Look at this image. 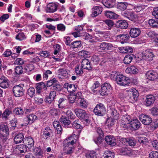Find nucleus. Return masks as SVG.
Returning <instances> with one entry per match:
<instances>
[{"label":"nucleus","instance_id":"obj_1","mask_svg":"<svg viewBox=\"0 0 158 158\" xmlns=\"http://www.w3.org/2000/svg\"><path fill=\"white\" fill-rule=\"evenodd\" d=\"M125 97H128L131 103L135 102L138 100L139 94L138 91L134 88L126 89L124 91Z\"/></svg>","mask_w":158,"mask_h":158},{"label":"nucleus","instance_id":"obj_2","mask_svg":"<svg viewBox=\"0 0 158 158\" xmlns=\"http://www.w3.org/2000/svg\"><path fill=\"white\" fill-rule=\"evenodd\" d=\"M9 130L8 126L4 123L0 124V138L3 143H7L9 135Z\"/></svg>","mask_w":158,"mask_h":158},{"label":"nucleus","instance_id":"obj_3","mask_svg":"<svg viewBox=\"0 0 158 158\" xmlns=\"http://www.w3.org/2000/svg\"><path fill=\"white\" fill-rule=\"evenodd\" d=\"M117 83L121 86H128L131 83L130 78L123 75H119L117 76L116 78Z\"/></svg>","mask_w":158,"mask_h":158},{"label":"nucleus","instance_id":"obj_4","mask_svg":"<svg viewBox=\"0 0 158 158\" xmlns=\"http://www.w3.org/2000/svg\"><path fill=\"white\" fill-rule=\"evenodd\" d=\"M121 14L124 18L134 22L139 20L138 15L132 11L126 10L122 12Z\"/></svg>","mask_w":158,"mask_h":158},{"label":"nucleus","instance_id":"obj_5","mask_svg":"<svg viewBox=\"0 0 158 158\" xmlns=\"http://www.w3.org/2000/svg\"><path fill=\"white\" fill-rule=\"evenodd\" d=\"M106 111L105 106L102 103L97 104L94 110V112L95 115L100 116H103Z\"/></svg>","mask_w":158,"mask_h":158},{"label":"nucleus","instance_id":"obj_6","mask_svg":"<svg viewBox=\"0 0 158 158\" xmlns=\"http://www.w3.org/2000/svg\"><path fill=\"white\" fill-rule=\"evenodd\" d=\"M111 89V85L109 83H105L102 85L99 92L101 95L104 96L108 94Z\"/></svg>","mask_w":158,"mask_h":158},{"label":"nucleus","instance_id":"obj_7","mask_svg":"<svg viewBox=\"0 0 158 158\" xmlns=\"http://www.w3.org/2000/svg\"><path fill=\"white\" fill-rule=\"evenodd\" d=\"M142 56L143 60L150 61L153 60V58L155 57V56L151 50L148 49L142 52Z\"/></svg>","mask_w":158,"mask_h":158},{"label":"nucleus","instance_id":"obj_8","mask_svg":"<svg viewBox=\"0 0 158 158\" xmlns=\"http://www.w3.org/2000/svg\"><path fill=\"white\" fill-rule=\"evenodd\" d=\"M81 92H78L77 94L76 100L80 107L85 108L87 107L88 102L85 99L81 97Z\"/></svg>","mask_w":158,"mask_h":158},{"label":"nucleus","instance_id":"obj_9","mask_svg":"<svg viewBox=\"0 0 158 158\" xmlns=\"http://www.w3.org/2000/svg\"><path fill=\"white\" fill-rule=\"evenodd\" d=\"M72 137H70L67 138L66 140H64L63 143L64 149L63 151L64 152L67 154H69L72 153L73 152V148L72 147H69L70 142L68 141Z\"/></svg>","mask_w":158,"mask_h":158},{"label":"nucleus","instance_id":"obj_10","mask_svg":"<svg viewBox=\"0 0 158 158\" xmlns=\"http://www.w3.org/2000/svg\"><path fill=\"white\" fill-rule=\"evenodd\" d=\"M13 91L15 96L17 97H21L24 95L23 88L19 85L14 86L13 89Z\"/></svg>","mask_w":158,"mask_h":158},{"label":"nucleus","instance_id":"obj_11","mask_svg":"<svg viewBox=\"0 0 158 158\" xmlns=\"http://www.w3.org/2000/svg\"><path fill=\"white\" fill-rule=\"evenodd\" d=\"M97 47L98 49L100 50L107 51L112 49L113 48V46L110 43L102 42L100 43Z\"/></svg>","mask_w":158,"mask_h":158},{"label":"nucleus","instance_id":"obj_12","mask_svg":"<svg viewBox=\"0 0 158 158\" xmlns=\"http://www.w3.org/2000/svg\"><path fill=\"white\" fill-rule=\"evenodd\" d=\"M156 99V97L152 95L146 96L145 101V106L148 107L152 106L154 103Z\"/></svg>","mask_w":158,"mask_h":158},{"label":"nucleus","instance_id":"obj_13","mask_svg":"<svg viewBox=\"0 0 158 158\" xmlns=\"http://www.w3.org/2000/svg\"><path fill=\"white\" fill-rule=\"evenodd\" d=\"M147 80L150 81H153L157 79V74L154 70H150L147 72L145 74Z\"/></svg>","mask_w":158,"mask_h":158},{"label":"nucleus","instance_id":"obj_14","mask_svg":"<svg viewBox=\"0 0 158 158\" xmlns=\"http://www.w3.org/2000/svg\"><path fill=\"white\" fill-rule=\"evenodd\" d=\"M76 115L80 118H89V114L83 110L76 109L74 110Z\"/></svg>","mask_w":158,"mask_h":158},{"label":"nucleus","instance_id":"obj_15","mask_svg":"<svg viewBox=\"0 0 158 158\" xmlns=\"http://www.w3.org/2000/svg\"><path fill=\"white\" fill-rule=\"evenodd\" d=\"M50 83L51 85H50V89L54 90L59 91L61 89L60 85L58 84V82L56 79L54 78L50 80Z\"/></svg>","mask_w":158,"mask_h":158},{"label":"nucleus","instance_id":"obj_16","mask_svg":"<svg viewBox=\"0 0 158 158\" xmlns=\"http://www.w3.org/2000/svg\"><path fill=\"white\" fill-rule=\"evenodd\" d=\"M129 119L130 122L129 126L132 128L133 130H138L140 126V123L137 119Z\"/></svg>","mask_w":158,"mask_h":158},{"label":"nucleus","instance_id":"obj_17","mask_svg":"<svg viewBox=\"0 0 158 158\" xmlns=\"http://www.w3.org/2000/svg\"><path fill=\"white\" fill-rule=\"evenodd\" d=\"M129 38V34L127 33L120 34L117 36V39L122 44L127 42Z\"/></svg>","mask_w":158,"mask_h":158},{"label":"nucleus","instance_id":"obj_18","mask_svg":"<svg viewBox=\"0 0 158 158\" xmlns=\"http://www.w3.org/2000/svg\"><path fill=\"white\" fill-rule=\"evenodd\" d=\"M141 32L140 28L133 27L130 29L129 34L131 37L136 38L140 35Z\"/></svg>","mask_w":158,"mask_h":158},{"label":"nucleus","instance_id":"obj_19","mask_svg":"<svg viewBox=\"0 0 158 158\" xmlns=\"http://www.w3.org/2000/svg\"><path fill=\"white\" fill-rule=\"evenodd\" d=\"M49 83V81H48L47 83V86H46L45 85L43 82L37 83L35 87L36 89V93L38 94L40 93L41 92L42 89H44L45 90H46L47 89V87L49 86V85H48Z\"/></svg>","mask_w":158,"mask_h":158},{"label":"nucleus","instance_id":"obj_20","mask_svg":"<svg viewBox=\"0 0 158 158\" xmlns=\"http://www.w3.org/2000/svg\"><path fill=\"white\" fill-rule=\"evenodd\" d=\"M23 143L26 145L27 146V147L29 149L34 147V141L31 137H25L24 139Z\"/></svg>","mask_w":158,"mask_h":158},{"label":"nucleus","instance_id":"obj_21","mask_svg":"<svg viewBox=\"0 0 158 158\" xmlns=\"http://www.w3.org/2000/svg\"><path fill=\"white\" fill-rule=\"evenodd\" d=\"M81 65L83 67V68L86 70H91L92 69L91 64L89 60L87 59H83Z\"/></svg>","mask_w":158,"mask_h":158},{"label":"nucleus","instance_id":"obj_22","mask_svg":"<svg viewBox=\"0 0 158 158\" xmlns=\"http://www.w3.org/2000/svg\"><path fill=\"white\" fill-rule=\"evenodd\" d=\"M105 140L106 143L112 146H114L116 145V140L115 138L112 135L106 136Z\"/></svg>","mask_w":158,"mask_h":158},{"label":"nucleus","instance_id":"obj_23","mask_svg":"<svg viewBox=\"0 0 158 158\" xmlns=\"http://www.w3.org/2000/svg\"><path fill=\"white\" fill-rule=\"evenodd\" d=\"M108 115L110 116L109 118H116L118 117L119 114L116 110L114 108L112 107L110 108V109L108 110Z\"/></svg>","mask_w":158,"mask_h":158},{"label":"nucleus","instance_id":"obj_24","mask_svg":"<svg viewBox=\"0 0 158 158\" xmlns=\"http://www.w3.org/2000/svg\"><path fill=\"white\" fill-rule=\"evenodd\" d=\"M105 15L107 18L112 19L118 18V15L114 12L110 10H106L105 12Z\"/></svg>","mask_w":158,"mask_h":158},{"label":"nucleus","instance_id":"obj_25","mask_svg":"<svg viewBox=\"0 0 158 158\" xmlns=\"http://www.w3.org/2000/svg\"><path fill=\"white\" fill-rule=\"evenodd\" d=\"M9 81L8 79L4 76L0 78V87L3 88H6L9 86Z\"/></svg>","mask_w":158,"mask_h":158},{"label":"nucleus","instance_id":"obj_26","mask_svg":"<svg viewBox=\"0 0 158 158\" xmlns=\"http://www.w3.org/2000/svg\"><path fill=\"white\" fill-rule=\"evenodd\" d=\"M58 77L61 79H67L68 77V74L64 69H61L58 70Z\"/></svg>","mask_w":158,"mask_h":158},{"label":"nucleus","instance_id":"obj_27","mask_svg":"<svg viewBox=\"0 0 158 158\" xmlns=\"http://www.w3.org/2000/svg\"><path fill=\"white\" fill-rule=\"evenodd\" d=\"M93 13L91 15L92 17H95L100 14L102 11V7L99 6H95L92 8Z\"/></svg>","mask_w":158,"mask_h":158},{"label":"nucleus","instance_id":"obj_28","mask_svg":"<svg viewBox=\"0 0 158 158\" xmlns=\"http://www.w3.org/2000/svg\"><path fill=\"white\" fill-rule=\"evenodd\" d=\"M116 24L118 27L121 29H126L128 26L127 23L125 21L122 20L117 22Z\"/></svg>","mask_w":158,"mask_h":158},{"label":"nucleus","instance_id":"obj_29","mask_svg":"<svg viewBox=\"0 0 158 158\" xmlns=\"http://www.w3.org/2000/svg\"><path fill=\"white\" fill-rule=\"evenodd\" d=\"M24 136L22 133L17 134L14 138V143L15 144L21 143L23 141Z\"/></svg>","mask_w":158,"mask_h":158},{"label":"nucleus","instance_id":"obj_30","mask_svg":"<svg viewBox=\"0 0 158 158\" xmlns=\"http://www.w3.org/2000/svg\"><path fill=\"white\" fill-rule=\"evenodd\" d=\"M53 125L56 130L57 134H60L61 132L62 129L59 122L57 121H54L53 123Z\"/></svg>","mask_w":158,"mask_h":158},{"label":"nucleus","instance_id":"obj_31","mask_svg":"<svg viewBox=\"0 0 158 158\" xmlns=\"http://www.w3.org/2000/svg\"><path fill=\"white\" fill-rule=\"evenodd\" d=\"M138 69L134 66H131L127 68L126 70L127 73L136 74L138 72Z\"/></svg>","mask_w":158,"mask_h":158},{"label":"nucleus","instance_id":"obj_32","mask_svg":"<svg viewBox=\"0 0 158 158\" xmlns=\"http://www.w3.org/2000/svg\"><path fill=\"white\" fill-rule=\"evenodd\" d=\"M119 50L122 53H127V52L132 53L133 52V48L130 46H126L120 48Z\"/></svg>","mask_w":158,"mask_h":158},{"label":"nucleus","instance_id":"obj_33","mask_svg":"<svg viewBox=\"0 0 158 158\" xmlns=\"http://www.w3.org/2000/svg\"><path fill=\"white\" fill-rule=\"evenodd\" d=\"M137 140L139 143L142 145H146L148 142V140L145 136L138 137Z\"/></svg>","mask_w":158,"mask_h":158},{"label":"nucleus","instance_id":"obj_34","mask_svg":"<svg viewBox=\"0 0 158 158\" xmlns=\"http://www.w3.org/2000/svg\"><path fill=\"white\" fill-rule=\"evenodd\" d=\"M12 114V112L11 108H6L3 112L2 113V116L3 118H7L10 114Z\"/></svg>","mask_w":158,"mask_h":158},{"label":"nucleus","instance_id":"obj_35","mask_svg":"<svg viewBox=\"0 0 158 158\" xmlns=\"http://www.w3.org/2000/svg\"><path fill=\"white\" fill-rule=\"evenodd\" d=\"M130 5L126 2H120L118 3L117 5V8L121 10H125L127 6Z\"/></svg>","mask_w":158,"mask_h":158},{"label":"nucleus","instance_id":"obj_36","mask_svg":"<svg viewBox=\"0 0 158 158\" xmlns=\"http://www.w3.org/2000/svg\"><path fill=\"white\" fill-rule=\"evenodd\" d=\"M104 158H114V153L113 152L107 151L104 152L103 155Z\"/></svg>","mask_w":158,"mask_h":158},{"label":"nucleus","instance_id":"obj_37","mask_svg":"<svg viewBox=\"0 0 158 158\" xmlns=\"http://www.w3.org/2000/svg\"><path fill=\"white\" fill-rule=\"evenodd\" d=\"M133 55L132 54L127 55L125 56L123 60L124 63L126 64L130 63L133 59Z\"/></svg>","mask_w":158,"mask_h":158},{"label":"nucleus","instance_id":"obj_38","mask_svg":"<svg viewBox=\"0 0 158 158\" xmlns=\"http://www.w3.org/2000/svg\"><path fill=\"white\" fill-rule=\"evenodd\" d=\"M17 151L18 150L20 152V153H25L27 151V148L26 146L23 144L19 145L16 148Z\"/></svg>","mask_w":158,"mask_h":158},{"label":"nucleus","instance_id":"obj_39","mask_svg":"<svg viewBox=\"0 0 158 158\" xmlns=\"http://www.w3.org/2000/svg\"><path fill=\"white\" fill-rule=\"evenodd\" d=\"M58 6L57 3L50 2V13H53L56 11L57 9Z\"/></svg>","mask_w":158,"mask_h":158},{"label":"nucleus","instance_id":"obj_40","mask_svg":"<svg viewBox=\"0 0 158 158\" xmlns=\"http://www.w3.org/2000/svg\"><path fill=\"white\" fill-rule=\"evenodd\" d=\"M100 85V83L98 81H96L94 82L90 88L92 91L94 93H97L98 91L95 89L98 88Z\"/></svg>","mask_w":158,"mask_h":158},{"label":"nucleus","instance_id":"obj_41","mask_svg":"<svg viewBox=\"0 0 158 158\" xmlns=\"http://www.w3.org/2000/svg\"><path fill=\"white\" fill-rule=\"evenodd\" d=\"M103 21L105 24L108 26V29L110 30L114 25V22L113 21L110 19L104 20Z\"/></svg>","mask_w":158,"mask_h":158},{"label":"nucleus","instance_id":"obj_42","mask_svg":"<svg viewBox=\"0 0 158 158\" xmlns=\"http://www.w3.org/2000/svg\"><path fill=\"white\" fill-rule=\"evenodd\" d=\"M81 46V41H76L72 42L70 44V47L73 48L80 47Z\"/></svg>","mask_w":158,"mask_h":158},{"label":"nucleus","instance_id":"obj_43","mask_svg":"<svg viewBox=\"0 0 158 158\" xmlns=\"http://www.w3.org/2000/svg\"><path fill=\"white\" fill-rule=\"evenodd\" d=\"M35 155L38 157H41L43 156V152L41 149L39 148H35L34 150Z\"/></svg>","mask_w":158,"mask_h":158},{"label":"nucleus","instance_id":"obj_44","mask_svg":"<svg viewBox=\"0 0 158 158\" xmlns=\"http://www.w3.org/2000/svg\"><path fill=\"white\" fill-rule=\"evenodd\" d=\"M83 67L81 65H79L75 68V72L78 75H81L83 73Z\"/></svg>","mask_w":158,"mask_h":158},{"label":"nucleus","instance_id":"obj_45","mask_svg":"<svg viewBox=\"0 0 158 158\" xmlns=\"http://www.w3.org/2000/svg\"><path fill=\"white\" fill-rule=\"evenodd\" d=\"M35 89L33 87L29 88L27 90V94L31 97L32 98L35 96Z\"/></svg>","mask_w":158,"mask_h":158},{"label":"nucleus","instance_id":"obj_46","mask_svg":"<svg viewBox=\"0 0 158 158\" xmlns=\"http://www.w3.org/2000/svg\"><path fill=\"white\" fill-rule=\"evenodd\" d=\"M115 119H106L105 124L108 127H110L114 125Z\"/></svg>","mask_w":158,"mask_h":158},{"label":"nucleus","instance_id":"obj_47","mask_svg":"<svg viewBox=\"0 0 158 158\" xmlns=\"http://www.w3.org/2000/svg\"><path fill=\"white\" fill-rule=\"evenodd\" d=\"M128 141L127 142L129 146L134 147L136 144V141L135 139L133 138H127Z\"/></svg>","mask_w":158,"mask_h":158},{"label":"nucleus","instance_id":"obj_48","mask_svg":"<svg viewBox=\"0 0 158 158\" xmlns=\"http://www.w3.org/2000/svg\"><path fill=\"white\" fill-rule=\"evenodd\" d=\"M120 152L122 155H129L131 152L130 150L126 147L123 148L120 150Z\"/></svg>","mask_w":158,"mask_h":158},{"label":"nucleus","instance_id":"obj_49","mask_svg":"<svg viewBox=\"0 0 158 158\" xmlns=\"http://www.w3.org/2000/svg\"><path fill=\"white\" fill-rule=\"evenodd\" d=\"M23 68L22 66H17L15 68V73L17 75H20L23 73Z\"/></svg>","mask_w":158,"mask_h":158},{"label":"nucleus","instance_id":"obj_50","mask_svg":"<svg viewBox=\"0 0 158 158\" xmlns=\"http://www.w3.org/2000/svg\"><path fill=\"white\" fill-rule=\"evenodd\" d=\"M14 113L16 115H22L23 113V110L21 108H15L13 110Z\"/></svg>","mask_w":158,"mask_h":158},{"label":"nucleus","instance_id":"obj_51","mask_svg":"<svg viewBox=\"0 0 158 158\" xmlns=\"http://www.w3.org/2000/svg\"><path fill=\"white\" fill-rule=\"evenodd\" d=\"M102 3L105 7L107 8L112 7L113 6L112 3L110 0H103Z\"/></svg>","mask_w":158,"mask_h":158},{"label":"nucleus","instance_id":"obj_52","mask_svg":"<svg viewBox=\"0 0 158 158\" xmlns=\"http://www.w3.org/2000/svg\"><path fill=\"white\" fill-rule=\"evenodd\" d=\"M77 85L75 86L74 84H70L69 86L68 89V91L69 92L71 93H73V92L75 91L76 90Z\"/></svg>","mask_w":158,"mask_h":158},{"label":"nucleus","instance_id":"obj_53","mask_svg":"<svg viewBox=\"0 0 158 158\" xmlns=\"http://www.w3.org/2000/svg\"><path fill=\"white\" fill-rule=\"evenodd\" d=\"M16 39L19 41H21L25 39L26 37L23 32L18 33L15 37Z\"/></svg>","mask_w":158,"mask_h":158},{"label":"nucleus","instance_id":"obj_54","mask_svg":"<svg viewBox=\"0 0 158 158\" xmlns=\"http://www.w3.org/2000/svg\"><path fill=\"white\" fill-rule=\"evenodd\" d=\"M53 46L54 49L53 53L55 55H56L60 51V46L58 44H56L54 45Z\"/></svg>","mask_w":158,"mask_h":158},{"label":"nucleus","instance_id":"obj_55","mask_svg":"<svg viewBox=\"0 0 158 158\" xmlns=\"http://www.w3.org/2000/svg\"><path fill=\"white\" fill-rule=\"evenodd\" d=\"M142 120H140L143 124L145 125H148L151 124L152 126H153V123H152V121L151 119H142Z\"/></svg>","mask_w":158,"mask_h":158},{"label":"nucleus","instance_id":"obj_56","mask_svg":"<svg viewBox=\"0 0 158 158\" xmlns=\"http://www.w3.org/2000/svg\"><path fill=\"white\" fill-rule=\"evenodd\" d=\"M97 154L94 151H91L86 155V158H97Z\"/></svg>","mask_w":158,"mask_h":158},{"label":"nucleus","instance_id":"obj_57","mask_svg":"<svg viewBox=\"0 0 158 158\" xmlns=\"http://www.w3.org/2000/svg\"><path fill=\"white\" fill-rule=\"evenodd\" d=\"M149 158H158V152L152 151L151 152L149 155Z\"/></svg>","mask_w":158,"mask_h":158},{"label":"nucleus","instance_id":"obj_58","mask_svg":"<svg viewBox=\"0 0 158 158\" xmlns=\"http://www.w3.org/2000/svg\"><path fill=\"white\" fill-rule=\"evenodd\" d=\"M65 99L63 98H60L59 100L58 106L60 108H63L65 107V105L64 104Z\"/></svg>","mask_w":158,"mask_h":158},{"label":"nucleus","instance_id":"obj_59","mask_svg":"<svg viewBox=\"0 0 158 158\" xmlns=\"http://www.w3.org/2000/svg\"><path fill=\"white\" fill-rule=\"evenodd\" d=\"M58 111L56 109L53 108L50 110V113L51 114L52 117V118H56V117H54V116H56L58 115Z\"/></svg>","mask_w":158,"mask_h":158},{"label":"nucleus","instance_id":"obj_60","mask_svg":"<svg viewBox=\"0 0 158 158\" xmlns=\"http://www.w3.org/2000/svg\"><path fill=\"white\" fill-rule=\"evenodd\" d=\"M34 69V66L31 64H28L27 65L25 69L27 72L31 71Z\"/></svg>","mask_w":158,"mask_h":158},{"label":"nucleus","instance_id":"obj_61","mask_svg":"<svg viewBox=\"0 0 158 158\" xmlns=\"http://www.w3.org/2000/svg\"><path fill=\"white\" fill-rule=\"evenodd\" d=\"M103 136L99 135L97 138L94 139V141L96 144L99 145L101 144Z\"/></svg>","mask_w":158,"mask_h":158},{"label":"nucleus","instance_id":"obj_62","mask_svg":"<svg viewBox=\"0 0 158 158\" xmlns=\"http://www.w3.org/2000/svg\"><path fill=\"white\" fill-rule=\"evenodd\" d=\"M156 20L153 19H150L148 20L149 25L152 28H155Z\"/></svg>","mask_w":158,"mask_h":158},{"label":"nucleus","instance_id":"obj_63","mask_svg":"<svg viewBox=\"0 0 158 158\" xmlns=\"http://www.w3.org/2000/svg\"><path fill=\"white\" fill-rule=\"evenodd\" d=\"M152 15L156 19H158V7L154 8L152 12Z\"/></svg>","mask_w":158,"mask_h":158},{"label":"nucleus","instance_id":"obj_64","mask_svg":"<svg viewBox=\"0 0 158 158\" xmlns=\"http://www.w3.org/2000/svg\"><path fill=\"white\" fill-rule=\"evenodd\" d=\"M152 113L153 115H158V106L152 108Z\"/></svg>","mask_w":158,"mask_h":158}]
</instances>
